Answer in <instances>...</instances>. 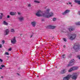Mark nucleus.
I'll return each mask as SVG.
<instances>
[{"label": "nucleus", "instance_id": "obj_11", "mask_svg": "<svg viewBox=\"0 0 80 80\" xmlns=\"http://www.w3.org/2000/svg\"><path fill=\"white\" fill-rule=\"evenodd\" d=\"M18 19H19V20L20 22H22L23 20H24V17H21L18 18Z\"/></svg>", "mask_w": 80, "mask_h": 80}, {"label": "nucleus", "instance_id": "obj_17", "mask_svg": "<svg viewBox=\"0 0 80 80\" xmlns=\"http://www.w3.org/2000/svg\"><path fill=\"white\" fill-rule=\"evenodd\" d=\"M3 24H4V25H8V22H6L5 21H4L3 22Z\"/></svg>", "mask_w": 80, "mask_h": 80}, {"label": "nucleus", "instance_id": "obj_45", "mask_svg": "<svg viewBox=\"0 0 80 80\" xmlns=\"http://www.w3.org/2000/svg\"><path fill=\"white\" fill-rule=\"evenodd\" d=\"M37 77H39V76H37Z\"/></svg>", "mask_w": 80, "mask_h": 80}, {"label": "nucleus", "instance_id": "obj_15", "mask_svg": "<svg viewBox=\"0 0 80 80\" xmlns=\"http://www.w3.org/2000/svg\"><path fill=\"white\" fill-rule=\"evenodd\" d=\"M74 30H75V29H74V28H73L72 27H71L69 28V32H72V31H73Z\"/></svg>", "mask_w": 80, "mask_h": 80}, {"label": "nucleus", "instance_id": "obj_26", "mask_svg": "<svg viewBox=\"0 0 80 80\" xmlns=\"http://www.w3.org/2000/svg\"><path fill=\"white\" fill-rule=\"evenodd\" d=\"M32 5H31V4H28V7H30Z\"/></svg>", "mask_w": 80, "mask_h": 80}, {"label": "nucleus", "instance_id": "obj_2", "mask_svg": "<svg viewBox=\"0 0 80 80\" xmlns=\"http://www.w3.org/2000/svg\"><path fill=\"white\" fill-rule=\"evenodd\" d=\"M50 11V9L49 8L47 9V10L44 11V13L42 14V16L44 17H45V15H48V14H49Z\"/></svg>", "mask_w": 80, "mask_h": 80}, {"label": "nucleus", "instance_id": "obj_16", "mask_svg": "<svg viewBox=\"0 0 80 80\" xmlns=\"http://www.w3.org/2000/svg\"><path fill=\"white\" fill-rule=\"evenodd\" d=\"M15 13H16L15 12H11L10 13V14L11 15H15Z\"/></svg>", "mask_w": 80, "mask_h": 80}, {"label": "nucleus", "instance_id": "obj_52", "mask_svg": "<svg viewBox=\"0 0 80 80\" xmlns=\"http://www.w3.org/2000/svg\"><path fill=\"white\" fill-rule=\"evenodd\" d=\"M56 68H57V67H56Z\"/></svg>", "mask_w": 80, "mask_h": 80}, {"label": "nucleus", "instance_id": "obj_32", "mask_svg": "<svg viewBox=\"0 0 80 80\" xmlns=\"http://www.w3.org/2000/svg\"><path fill=\"white\" fill-rule=\"evenodd\" d=\"M2 42L3 43V44H4V43H5V41L4 40H2Z\"/></svg>", "mask_w": 80, "mask_h": 80}, {"label": "nucleus", "instance_id": "obj_22", "mask_svg": "<svg viewBox=\"0 0 80 80\" xmlns=\"http://www.w3.org/2000/svg\"><path fill=\"white\" fill-rule=\"evenodd\" d=\"M1 15L0 16V19H2L3 17V13H1Z\"/></svg>", "mask_w": 80, "mask_h": 80}, {"label": "nucleus", "instance_id": "obj_35", "mask_svg": "<svg viewBox=\"0 0 80 80\" xmlns=\"http://www.w3.org/2000/svg\"><path fill=\"white\" fill-rule=\"evenodd\" d=\"M69 3L70 5H72V2H69Z\"/></svg>", "mask_w": 80, "mask_h": 80}, {"label": "nucleus", "instance_id": "obj_19", "mask_svg": "<svg viewBox=\"0 0 80 80\" xmlns=\"http://www.w3.org/2000/svg\"><path fill=\"white\" fill-rule=\"evenodd\" d=\"M72 68H73V70H76L78 68V67H72Z\"/></svg>", "mask_w": 80, "mask_h": 80}, {"label": "nucleus", "instance_id": "obj_20", "mask_svg": "<svg viewBox=\"0 0 80 80\" xmlns=\"http://www.w3.org/2000/svg\"><path fill=\"white\" fill-rule=\"evenodd\" d=\"M73 71V68H72L69 69V70H68V72H71L72 71Z\"/></svg>", "mask_w": 80, "mask_h": 80}, {"label": "nucleus", "instance_id": "obj_13", "mask_svg": "<svg viewBox=\"0 0 80 80\" xmlns=\"http://www.w3.org/2000/svg\"><path fill=\"white\" fill-rule=\"evenodd\" d=\"M70 12V10H67L64 11V12L62 13V15H65L67 14V13H68Z\"/></svg>", "mask_w": 80, "mask_h": 80}, {"label": "nucleus", "instance_id": "obj_21", "mask_svg": "<svg viewBox=\"0 0 80 80\" xmlns=\"http://www.w3.org/2000/svg\"><path fill=\"white\" fill-rule=\"evenodd\" d=\"M11 32L12 33H14L15 31V30L13 29H11Z\"/></svg>", "mask_w": 80, "mask_h": 80}, {"label": "nucleus", "instance_id": "obj_46", "mask_svg": "<svg viewBox=\"0 0 80 80\" xmlns=\"http://www.w3.org/2000/svg\"><path fill=\"white\" fill-rule=\"evenodd\" d=\"M67 5H68V3H67Z\"/></svg>", "mask_w": 80, "mask_h": 80}, {"label": "nucleus", "instance_id": "obj_8", "mask_svg": "<svg viewBox=\"0 0 80 80\" xmlns=\"http://www.w3.org/2000/svg\"><path fill=\"white\" fill-rule=\"evenodd\" d=\"M16 37H14L11 40V43L12 44H15L16 42H17V41L16 40Z\"/></svg>", "mask_w": 80, "mask_h": 80}, {"label": "nucleus", "instance_id": "obj_9", "mask_svg": "<svg viewBox=\"0 0 80 80\" xmlns=\"http://www.w3.org/2000/svg\"><path fill=\"white\" fill-rule=\"evenodd\" d=\"M76 36V34H72L71 36H70V40H74V39H75V38Z\"/></svg>", "mask_w": 80, "mask_h": 80}, {"label": "nucleus", "instance_id": "obj_12", "mask_svg": "<svg viewBox=\"0 0 80 80\" xmlns=\"http://www.w3.org/2000/svg\"><path fill=\"white\" fill-rule=\"evenodd\" d=\"M66 69H64L61 71V74H64V73H66Z\"/></svg>", "mask_w": 80, "mask_h": 80}, {"label": "nucleus", "instance_id": "obj_51", "mask_svg": "<svg viewBox=\"0 0 80 80\" xmlns=\"http://www.w3.org/2000/svg\"><path fill=\"white\" fill-rule=\"evenodd\" d=\"M10 0L12 1V0Z\"/></svg>", "mask_w": 80, "mask_h": 80}, {"label": "nucleus", "instance_id": "obj_38", "mask_svg": "<svg viewBox=\"0 0 80 80\" xmlns=\"http://www.w3.org/2000/svg\"><path fill=\"white\" fill-rule=\"evenodd\" d=\"M65 47H66V46H65V45L63 46V48H65Z\"/></svg>", "mask_w": 80, "mask_h": 80}, {"label": "nucleus", "instance_id": "obj_31", "mask_svg": "<svg viewBox=\"0 0 80 80\" xmlns=\"http://www.w3.org/2000/svg\"><path fill=\"white\" fill-rule=\"evenodd\" d=\"M78 15H80V11H78Z\"/></svg>", "mask_w": 80, "mask_h": 80}, {"label": "nucleus", "instance_id": "obj_14", "mask_svg": "<svg viewBox=\"0 0 80 80\" xmlns=\"http://www.w3.org/2000/svg\"><path fill=\"white\" fill-rule=\"evenodd\" d=\"M49 27L50 29H54V28H56V26H55L49 25Z\"/></svg>", "mask_w": 80, "mask_h": 80}, {"label": "nucleus", "instance_id": "obj_24", "mask_svg": "<svg viewBox=\"0 0 80 80\" xmlns=\"http://www.w3.org/2000/svg\"><path fill=\"white\" fill-rule=\"evenodd\" d=\"M76 25H80V22H78L76 23Z\"/></svg>", "mask_w": 80, "mask_h": 80}, {"label": "nucleus", "instance_id": "obj_27", "mask_svg": "<svg viewBox=\"0 0 80 80\" xmlns=\"http://www.w3.org/2000/svg\"><path fill=\"white\" fill-rule=\"evenodd\" d=\"M1 67H2V68H3L4 67H5V66L3 65H1Z\"/></svg>", "mask_w": 80, "mask_h": 80}, {"label": "nucleus", "instance_id": "obj_44", "mask_svg": "<svg viewBox=\"0 0 80 80\" xmlns=\"http://www.w3.org/2000/svg\"><path fill=\"white\" fill-rule=\"evenodd\" d=\"M42 21H44V19H42Z\"/></svg>", "mask_w": 80, "mask_h": 80}, {"label": "nucleus", "instance_id": "obj_49", "mask_svg": "<svg viewBox=\"0 0 80 80\" xmlns=\"http://www.w3.org/2000/svg\"><path fill=\"white\" fill-rule=\"evenodd\" d=\"M57 1H58L59 0H56Z\"/></svg>", "mask_w": 80, "mask_h": 80}, {"label": "nucleus", "instance_id": "obj_47", "mask_svg": "<svg viewBox=\"0 0 80 80\" xmlns=\"http://www.w3.org/2000/svg\"><path fill=\"white\" fill-rule=\"evenodd\" d=\"M53 38H54V37H53L52 38V39H53Z\"/></svg>", "mask_w": 80, "mask_h": 80}, {"label": "nucleus", "instance_id": "obj_6", "mask_svg": "<svg viewBox=\"0 0 80 80\" xmlns=\"http://www.w3.org/2000/svg\"><path fill=\"white\" fill-rule=\"evenodd\" d=\"M75 61V60L74 59H73L72 60H71L70 62H69V64H68V67H70V66H72L74 64V61Z\"/></svg>", "mask_w": 80, "mask_h": 80}, {"label": "nucleus", "instance_id": "obj_42", "mask_svg": "<svg viewBox=\"0 0 80 80\" xmlns=\"http://www.w3.org/2000/svg\"><path fill=\"white\" fill-rule=\"evenodd\" d=\"M0 69H2V68H1L0 66Z\"/></svg>", "mask_w": 80, "mask_h": 80}, {"label": "nucleus", "instance_id": "obj_10", "mask_svg": "<svg viewBox=\"0 0 80 80\" xmlns=\"http://www.w3.org/2000/svg\"><path fill=\"white\" fill-rule=\"evenodd\" d=\"M37 23V22L35 21L31 22V24L32 25V27H35L36 26V24Z\"/></svg>", "mask_w": 80, "mask_h": 80}, {"label": "nucleus", "instance_id": "obj_23", "mask_svg": "<svg viewBox=\"0 0 80 80\" xmlns=\"http://www.w3.org/2000/svg\"><path fill=\"white\" fill-rule=\"evenodd\" d=\"M34 2L35 3H40V2L38 1L35 0L34 1Z\"/></svg>", "mask_w": 80, "mask_h": 80}, {"label": "nucleus", "instance_id": "obj_41", "mask_svg": "<svg viewBox=\"0 0 80 80\" xmlns=\"http://www.w3.org/2000/svg\"><path fill=\"white\" fill-rule=\"evenodd\" d=\"M32 36H33L32 35L31 36H30V38H32Z\"/></svg>", "mask_w": 80, "mask_h": 80}, {"label": "nucleus", "instance_id": "obj_1", "mask_svg": "<svg viewBox=\"0 0 80 80\" xmlns=\"http://www.w3.org/2000/svg\"><path fill=\"white\" fill-rule=\"evenodd\" d=\"M73 48L76 52H78L80 50V45L77 43H76L74 45Z\"/></svg>", "mask_w": 80, "mask_h": 80}, {"label": "nucleus", "instance_id": "obj_18", "mask_svg": "<svg viewBox=\"0 0 80 80\" xmlns=\"http://www.w3.org/2000/svg\"><path fill=\"white\" fill-rule=\"evenodd\" d=\"M5 32L6 33V35H8V33H9V30H8V29H7L5 30Z\"/></svg>", "mask_w": 80, "mask_h": 80}, {"label": "nucleus", "instance_id": "obj_50", "mask_svg": "<svg viewBox=\"0 0 80 80\" xmlns=\"http://www.w3.org/2000/svg\"><path fill=\"white\" fill-rule=\"evenodd\" d=\"M22 35V34H20V35Z\"/></svg>", "mask_w": 80, "mask_h": 80}, {"label": "nucleus", "instance_id": "obj_3", "mask_svg": "<svg viewBox=\"0 0 80 80\" xmlns=\"http://www.w3.org/2000/svg\"><path fill=\"white\" fill-rule=\"evenodd\" d=\"M71 78L73 80H76L77 78L78 75L77 73H74L71 75Z\"/></svg>", "mask_w": 80, "mask_h": 80}, {"label": "nucleus", "instance_id": "obj_39", "mask_svg": "<svg viewBox=\"0 0 80 80\" xmlns=\"http://www.w3.org/2000/svg\"><path fill=\"white\" fill-rule=\"evenodd\" d=\"M78 57L79 58V59H80V56H78Z\"/></svg>", "mask_w": 80, "mask_h": 80}, {"label": "nucleus", "instance_id": "obj_29", "mask_svg": "<svg viewBox=\"0 0 80 80\" xmlns=\"http://www.w3.org/2000/svg\"><path fill=\"white\" fill-rule=\"evenodd\" d=\"M65 54H63L62 55L63 58H65V57H65Z\"/></svg>", "mask_w": 80, "mask_h": 80}, {"label": "nucleus", "instance_id": "obj_40", "mask_svg": "<svg viewBox=\"0 0 80 80\" xmlns=\"http://www.w3.org/2000/svg\"><path fill=\"white\" fill-rule=\"evenodd\" d=\"M18 15H20V13L19 12H18Z\"/></svg>", "mask_w": 80, "mask_h": 80}, {"label": "nucleus", "instance_id": "obj_4", "mask_svg": "<svg viewBox=\"0 0 80 80\" xmlns=\"http://www.w3.org/2000/svg\"><path fill=\"white\" fill-rule=\"evenodd\" d=\"M53 13L51 12H49L48 15H45V18H50V17H53Z\"/></svg>", "mask_w": 80, "mask_h": 80}, {"label": "nucleus", "instance_id": "obj_48", "mask_svg": "<svg viewBox=\"0 0 80 80\" xmlns=\"http://www.w3.org/2000/svg\"><path fill=\"white\" fill-rule=\"evenodd\" d=\"M71 7H72V5H71Z\"/></svg>", "mask_w": 80, "mask_h": 80}, {"label": "nucleus", "instance_id": "obj_25", "mask_svg": "<svg viewBox=\"0 0 80 80\" xmlns=\"http://www.w3.org/2000/svg\"><path fill=\"white\" fill-rule=\"evenodd\" d=\"M5 54L6 55H9V53L8 52H6L5 53Z\"/></svg>", "mask_w": 80, "mask_h": 80}, {"label": "nucleus", "instance_id": "obj_7", "mask_svg": "<svg viewBox=\"0 0 80 80\" xmlns=\"http://www.w3.org/2000/svg\"><path fill=\"white\" fill-rule=\"evenodd\" d=\"M70 77H71V75L70 74H68V75L67 76H66L64 77L63 78V80H68L70 78Z\"/></svg>", "mask_w": 80, "mask_h": 80}, {"label": "nucleus", "instance_id": "obj_30", "mask_svg": "<svg viewBox=\"0 0 80 80\" xmlns=\"http://www.w3.org/2000/svg\"><path fill=\"white\" fill-rule=\"evenodd\" d=\"M53 21H55L56 20V18H53L52 19Z\"/></svg>", "mask_w": 80, "mask_h": 80}, {"label": "nucleus", "instance_id": "obj_5", "mask_svg": "<svg viewBox=\"0 0 80 80\" xmlns=\"http://www.w3.org/2000/svg\"><path fill=\"white\" fill-rule=\"evenodd\" d=\"M42 13V12L40 10H38L37 11V13H36V15L37 17H41V15L40 13Z\"/></svg>", "mask_w": 80, "mask_h": 80}, {"label": "nucleus", "instance_id": "obj_34", "mask_svg": "<svg viewBox=\"0 0 80 80\" xmlns=\"http://www.w3.org/2000/svg\"><path fill=\"white\" fill-rule=\"evenodd\" d=\"M0 48H2V45L0 44Z\"/></svg>", "mask_w": 80, "mask_h": 80}, {"label": "nucleus", "instance_id": "obj_36", "mask_svg": "<svg viewBox=\"0 0 80 80\" xmlns=\"http://www.w3.org/2000/svg\"><path fill=\"white\" fill-rule=\"evenodd\" d=\"M7 18H10V16L8 15L7 16Z\"/></svg>", "mask_w": 80, "mask_h": 80}, {"label": "nucleus", "instance_id": "obj_43", "mask_svg": "<svg viewBox=\"0 0 80 80\" xmlns=\"http://www.w3.org/2000/svg\"><path fill=\"white\" fill-rule=\"evenodd\" d=\"M1 78H3V76H2V77H1Z\"/></svg>", "mask_w": 80, "mask_h": 80}, {"label": "nucleus", "instance_id": "obj_28", "mask_svg": "<svg viewBox=\"0 0 80 80\" xmlns=\"http://www.w3.org/2000/svg\"><path fill=\"white\" fill-rule=\"evenodd\" d=\"M63 39L64 41V42H67V39H66V38H63Z\"/></svg>", "mask_w": 80, "mask_h": 80}, {"label": "nucleus", "instance_id": "obj_37", "mask_svg": "<svg viewBox=\"0 0 80 80\" xmlns=\"http://www.w3.org/2000/svg\"><path fill=\"white\" fill-rule=\"evenodd\" d=\"M0 62H3V60L1 59H0Z\"/></svg>", "mask_w": 80, "mask_h": 80}, {"label": "nucleus", "instance_id": "obj_33", "mask_svg": "<svg viewBox=\"0 0 80 80\" xmlns=\"http://www.w3.org/2000/svg\"><path fill=\"white\" fill-rule=\"evenodd\" d=\"M12 50V48H10L8 49L9 51H11Z\"/></svg>", "mask_w": 80, "mask_h": 80}]
</instances>
